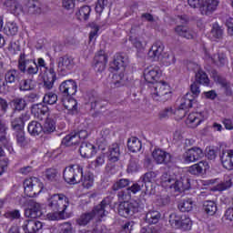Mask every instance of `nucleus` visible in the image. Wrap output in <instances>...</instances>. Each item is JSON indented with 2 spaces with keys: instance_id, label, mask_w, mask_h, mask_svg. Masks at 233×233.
<instances>
[{
  "instance_id": "ddd939ff",
  "label": "nucleus",
  "mask_w": 233,
  "mask_h": 233,
  "mask_svg": "<svg viewBox=\"0 0 233 233\" xmlns=\"http://www.w3.org/2000/svg\"><path fill=\"white\" fill-rule=\"evenodd\" d=\"M74 66H75V63H74V58L72 56H65L57 59L58 72H63L64 74H66V72H69V70H72Z\"/></svg>"
},
{
  "instance_id": "a18cd8bd",
  "label": "nucleus",
  "mask_w": 233,
  "mask_h": 233,
  "mask_svg": "<svg viewBox=\"0 0 233 233\" xmlns=\"http://www.w3.org/2000/svg\"><path fill=\"white\" fill-rule=\"evenodd\" d=\"M14 112H23L26 108V100L23 97H15L12 100Z\"/></svg>"
},
{
  "instance_id": "a211bd4d",
  "label": "nucleus",
  "mask_w": 233,
  "mask_h": 233,
  "mask_svg": "<svg viewBox=\"0 0 233 233\" xmlns=\"http://www.w3.org/2000/svg\"><path fill=\"white\" fill-rule=\"evenodd\" d=\"M219 6L218 0H206L200 6V13L202 15H212Z\"/></svg>"
},
{
  "instance_id": "6e6552de",
  "label": "nucleus",
  "mask_w": 233,
  "mask_h": 233,
  "mask_svg": "<svg viewBox=\"0 0 233 233\" xmlns=\"http://www.w3.org/2000/svg\"><path fill=\"white\" fill-rule=\"evenodd\" d=\"M205 154L203 153V149L201 147H191L187 149L183 154V159L185 163H196V161H199L201 157H203Z\"/></svg>"
},
{
  "instance_id": "f704fd0d",
  "label": "nucleus",
  "mask_w": 233,
  "mask_h": 233,
  "mask_svg": "<svg viewBox=\"0 0 233 233\" xmlns=\"http://www.w3.org/2000/svg\"><path fill=\"white\" fill-rule=\"evenodd\" d=\"M163 50H165V46L163 45V42L157 41L151 46L148 52V56L150 57H159V56L163 54Z\"/></svg>"
},
{
  "instance_id": "69168bd1",
  "label": "nucleus",
  "mask_w": 233,
  "mask_h": 233,
  "mask_svg": "<svg viewBox=\"0 0 233 233\" xmlns=\"http://www.w3.org/2000/svg\"><path fill=\"white\" fill-rule=\"evenodd\" d=\"M92 167L95 168H99L105 165V154H101L91 162Z\"/></svg>"
},
{
  "instance_id": "b1692460",
  "label": "nucleus",
  "mask_w": 233,
  "mask_h": 233,
  "mask_svg": "<svg viewBox=\"0 0 233 233\" xmlns=\"http://www.w3.org/2000/svg\"><path fill=\"white\" fill-rule=\"evenodd\" d=\"M21 79V70L9 69L5 74V80L7 85H15Z\"/></svg>"
},
{
  "instance_id": "37998d69",
  "label": "nucleus",
  "mask_w": 233,
  "mask_h": 233,
  "mask_svg": "<svg viewBox=\"0 0 233 233\" xmlns=\"http://www.w3.org/2000/svg\"><path fill=\"white\" fill-rule=\"evenodd\" d=\"M176 176L175 174L171 175L168 172H164L160 177L161 186L164 187V188L168 187L170 188V186L174 183V179H176Z\"/></svg>"
},
{
  "instance_id": "de8ad7c7",
  "label": "nucleus",
  "mask_w": 233,
  "mask_h": 233,
  "mask_svg": "<svg viewBox=\"0 0 233 233\" xmlns=\"http://www.w3.org/2000/svg\"><path fill=\"white\" fill-rule=\"evenodd\" d=\"M15 137L16 139V145H18V147H21V148H25V147L28 145V140L26 139V136L25 135V130L15 131Z\"/></svg>"
},
{
  "instance_id": "0e129e2a",
  "label": "nucleus",
  "mask_w": 233,
  "mask_h": 233,
  "mask_svg": "<svg viewBox=\"0 0 233 233\" xmlns=\"http://www.w3.org/2000/svg\"><path fill=\"white\" fill-rule=\"evenodd\" d=\"M5 5L6 6H10L11 8H13V10H15V14H21L23 12V6H21V5L17 4V2H15V0H6L5 1Z\"/></svg>"
},
{
  "instance_id": "79ce46f5",
  "label": "nucleus",
  "mask_w": 233,
  "mask_h": 233,
  "mask_svg": "<svg viewBox=\"0 0 233 233\" xmlns=\"http://www.w3.org/2000/svg\"><path fill=\"white\" fill-rule=\"evenodd\" d=\"M64 106L67 109V114L74 116L77 114V100L75 98H69L64 102Z\"/></svg>"
},
{
  "instance_id": "5fc2aeb1",
  "label": "nucleus",
  "mask_w": 233,
  "mask_h": 233,
  "mask_svg": "<svg viewBox=\"0 0 233 233\" xmlns=\"http://www.w3.org/2000/svg\"><path fill=\"white\" fill-rule=\"evenodd\" d=\"M212 62L218 66H225L227 64V56L224 54L213 55Z\"/></svg>"
},
{
  "instance_id": "393cba45",
  "label": "nucleus",
  "mask_w": 233,
  "mask_h": 233,
  "mask_svg": "<svg viewBox=\"0 0 233 233\" xmlns=\"http://www.w3.org/2000/svg\"><path fill=\"white\" fill-rule=\"evenodd\" d=\"M45 214L41 206L31 205L29 208H25V215L26 218H31V219H36V218H41Z\"/></svg>"
},
{
  "instance_id": "9b49d317",
  "label": "nucleus",
  "mask_w": 233,
  "mask_h": 233,
  "mask_svg": "<svg viewBox=\"0 0 233 233\" xmlns=\"http://www.w3.org/2000/svg\"><path fill=\"white\" fill-rule=\"evenodd\" d=\"M108 63V56L104 50L98 51L94 58V68L96 72H103Z\"/></svg>"
},
{
  "instance_id": "aec40b11",
  "label": "nucleus",
  "mask_w": 233,
  "mask_h": 233,
  "mask_svg": "<svg viewBox=\"0 0 233 233\" xmlns=\"http://www.w3.org/2000/svg\"><path fill=\"white\" fill-rule=\"evenodd\" d=\"M30 119L28 113H22L19 117L12 120L11 127L15 132H21L25 130V123Z\"/></svg>"
},
{
  "instance_id": "dca6fc26",
  "label": "nucleus",
  "mask_w": 233,
  "mask_h": 233,
  "mask_svg": "<svg viewBox=\"0 0 233 233\" xmlns=\"http://www.w3.org/2000/svg\"><path fill=\"white\" fill-rule=\"evenodd\" d=\"M7 130L8 126L6 125V122H5L3 119H0V143H2L9 152H12L14 148L12 147V142H10V138L6 137Z\"/></svg>"
},
{
  "instance_id": "bb28decb",
  "label": "nucleus",
  "mask_w": 233,
  "mask_h": 233,
  "mask_svg": "<svg viewBox=\"0 0 233 233\" xmlns=\"http://www.w3.org/2000/svg\"><path fill=\"white\" fill-rule=\"evenodd\" d=\"M207 168H208V163H207V161H200L189 167L188 172L193 176H199L203 174V170H207Z\"/></svg>"
},
{
  "instance_id": "9d476101",
  "label": "nucleus",
  "mask_w": 233,
  "mask_h": 233,
  "mask_svg": "<svg viewBox=\"0 0 233 233\" xmlns=\"http://www.w3.org/2000/svg\"><path fill=\"white\" fill-rule=\"evenodd\" d=\"M76 92L77 83L73 79L66 80L59 86V93L65 97H68V96H76Z\"/></svg>"
},
{
  "instance_id": "864d4df0",
  "label": "nucleus",
  "mask_w": 233,
  "mask_h": 233,
  "mask_svg": "<svg viewBox=\"0 0 233 233\" xmlns=\"http://www.w3.org/2000/svg\"><path fill=\"white\" fill-rule=\"evenodd\" d=\"M43 103L44 105H56V103H57V95L53 92L46 94L43 98Z\"/></svg>"
},
{
  "instance_id": "c9c22d12",
  "label": "nucleus",
  "mask_w": 233,
  "mask_h": 233,
  "mask_svg": "<svg viewBox=\"0 0 233 233\" xmlns=\"http://www.w3.org/2000/svg\"><path fill=\"white\" fill-rule=\"evenodd\" d=\"M91 12L92 8L90 6L84 5L76 12V19L79 21H88Z\"/></svg>"
},
{
  "instance_id": "c756f323",
  "label": "nucleus",
  "mask_w": 233,
  "mask_h": 233,
  "mask_svg": "<svg viewBox=\"0 0 233 233\" xmlns=\"http://www.w3.org/2000/svg\"><path fill=\"white\" fill-rule=\"evenodd\" d=\"M108 157L109 161H112V163H116L119 161V157L121 156V149L119 148V144L115 143L108 148Z\"/></svg>"
},
{
  "instance_id": "6ab92c4d",
  "label": "nucleus",
  "mask_w": 233,
  "mask_h": 233,
  "mask_svg": "<svg viewBox=\"0 0 233 233\" xmlns=\"http://www.w3.org/2000/svg\"><path fill=\"white\" fill-rule=\"evenodd\" d=\"M31 114L35 119L43 121V117L48 114V106L44 103L35 104L31 106Z\"/></svg>"
},
{
  "instance_id": "6e6d98bb",
  "label": "nucleus",
  "mask_w": 233,
  "mask_h": 233,
  "mask_svg": "<svg viewBox=\"0 0 233 233\" xmlns=\"http://www.w3.org/2000/svg\"><path fill=\"white\" fill-rule=\"evenodd\" d=\"M128 185H130V180L128 178H121L112 186V190L116 192V190H120V188H125L128 187Z\"/></svg>"
},
{
  "instance_id": "4d7b16f0",
  "label": "nucleus",
  "mask_w": 233,
  "mask_h": 233,
  "mask_svg": "<svg viewBox=\"0 0 233 233\" xmlns=\"http://www.w3.org/2000/svg\"><path fill=\"white\" fill-rule=\"evenodd\" d=\"M4 30H5L8 35H16L17 32H19V27L17 26V24L9 22Z\"/></svg>"
},
{
  "instance_id": "7c9ffc66",
  "label": "nucleus",
  "mask_w": 233,
  "mask_h": 233,
  "mask_svg": "<svg viewBox=\"0 0 233 233\" xmlns=\"http://www.w3.org/2000/svg\"><path fill=\"white\" fill-rule=\"evenodd\" d=\"M25 11L30 15H35L37 14H41L42 12L41 4H39V2L37 1L30 0L27 2L25 5Z\"/></svg>"
},
{
  "instance_id": "ea45409f",
  "label": "nucleus",
  "mask_w": 233,
  "mask_h": 233,
  "mask_svg": "<svg viewBox=\"0 0 233 233\" xmlns=\"http://www.w3.org/2000/svg\"><path fill=\"white\" fill-rule=\"evenodd\" d=\"M143 145L141 144V140L137 137H131L127 140V148L129 152H140Z\"/></svg>"
},
{
  "instance_id": "bf43d9fd",
  "label": "nucleus",
  "mask_w": 233,
  "mask_h": 233,
  "mask_svg": "<svg viewBox=\"0 0 233 233\" xmlns=\"http://www.w3.org/2000/svg\"><path fill=\"white\" fill-rule=\"evenodd\" d=\"M161 232V227L157 225L145 226L140 229V233H159Z\"/></svg>"
},
{
  "instance_id": "774afa93",
  "label": "nucleus",
  "mask_w": 233,
  "mask_h": 233,
  "mask_svg": "<svg viewBox=\"0 0 233 233\" xmlns=\"http://www.w3.org/2000/svg\"><path fill=\"white\" fill-rule=\"evenodd\" d=\"M223 223H227V221H233V208H229L227 209L225 216L222 218Z\"/></svg>"
},
{
  "instance_id": "052dcab7",
  "label": "nucleus",
  "mask_w": 233,
  "mask_h": 233,
  "mask_svg": "<svg viewBox=\"0 0 233 233\" xmlns=\"http://www.w3.org/2000/svg\"><path fill=\"white\" fill-rule=\"evenodd\" d=\"M57 169L56 168H48L45 172V177L47 181H56L57 179Z\"/></svg>"
},
{
  "instance_id": "cd10ccee",
  "label": "nucleus",
  "mask_w": 233,
  "mask_h": 233,
  "mask_svg": "<svg viewBox=\"0 0 233 233\" xmlns=\"http://www.w3.org/2000/svg\"><path fill=\"white\" fill-rule=\"evenodd\" d=\"M157 177V174L154 171H150L146 173L143 177H140V180L144 184L145 191L148 192L150 190V187H152V180Z\"/></svg>"
},
{
  "instance_id": "f257e3e1",
  "label": "nucleus",
  "mask_w": 233,
  "mask_h": 233,
  "mask_svg": "<svg viewBox=\"0 0 233 233\" xmlns=\"http://www.w3.org/2000/svg\"><path fill=\"white\" fill-rule=\"evenodd\" d=\"M37 63L35 62V59L30 57V55L23 50L18 57L17 68L20 70L21 74H25L26 76L34 77V76H37L39 66L44 68L46 66L45 59L43 58H38Z\"/></svg>"
},
{
  "instance_id": "680f3d73",
  "label": "nucleus",
  "mask_w": 233,
  "mask_h": 233,
  "mask_svg": "<svg viewBox=\"0 0 233 233\" xmlns=\"http://www.w3.org/2000/svg\"><path fill=\"white\" fill-rule=\"evenodd\" d=\"M127 190H130V192H132L133 194H137V192L141 190L147 192L145 190V185L143 184V181H141L140 179L138 180L137 183H135L131 187H129Z\"/></svg>"
},
{
  "instance_id": "c85d7f7f",
  "label": "nucleus",
  "mask_w": 233,
  "mask_h": 233,
  "mask_svg": "<svg viewBox=\"0 0 233 233\" xmlns=\"http://www.w3.org/2000/svg\"><path fill=\"white\" fill-rule=\"evenodd\" d=\"M176 34L184 39H194V31L185 25H177L175 28Z\"/></svg>"
},
{
  "instance_id": "49530a36",
  "label": "nucleus",
  "mask_w": 233,
  "mask_h": 233,
  "mask_svg": "<svg viewBox=\"0 0 233 233\" xmlns=\"http://www.w3.org/2000/svg\"><path fill=\"white\" fill-rule=\"evenodd\" d=\"M80 183H82L84 188H90L94 185V174L87 172L85 175H83L82 167V179Z\"/></svg>"
},
{
  "instance_id": "5701e85b",
  "label": "nucleus",
  "mask_w": 233,
  "mask_h": 233,
  "mask_svg": "<svg viewBox=\"0 0 233 233\" xmlns=\"http://www.w3.org/2000/svg\"><path fill=\"white\" fill-rule=\"evenodd\" d=\"M221 163L227 170H233V150H225L220 154Z\"/></svg>"
},
{
  "instance_id": "a878e982",
  "label": "nucleus",
  "mask_w": 233,
  "mask_h": 233,
  "mask_svg": "<svg viewBox=\"0 0 233 233\" xmlns=\"http://www.w3.org/2000/svg\"><path fill=\"white\" fill-rule=\"evenodd\" d=\"M233 185V175H227L225 177V181L218 184L217 186L213 187L211 190L213 192H223V190H227L230 188Z\"/></svg>"
},
{
  "instance_id": "f8f14e48",
  "label": "nucleus",
  "mask_w": 233,
  "mask_h": 233,
  "mask_svg": "<svg viewBox=\"0 0 233 233\" xmlns=\"http://www.w3.org/2000/svg\"><path fill=\"white\" fill-rule=\"evenodd\" d=\"M80 156L85 159H90L97 154V147L89 142H82L79 147Z\"/></svg>"
},
{
  "instance_id": "7ed1b4c3",
  "label": "nucleus",
  "mask_w": 233,
  "mask_h": 233,
  "mask_svg": "<svg viewBox=\"0 0 233 233\" xmlns=\"http://www.w3.org/2000/svg\"><path fill=\"white\" fill-rule=\"evenodd\" d=\"M63 177L68 185H77L83 179V167L79 165H71L64 169Z\"/></svg>"
},
{
  "instance_id": "58836bf2",
  "label": "nucleus",
  "mask_w": 233,
  "mask_h": 233,
  "mask_svg": "<svg viewBox=\"0 0 233 233\" xmlns=\"http://www.w3.org/2000/svg\"><path fill=\"white\" fill-rule=\"evenodd\" d=\"M27 132L30 136H39L43 132V125L38 121H31L27 127Z\"/></svg>"
},
{
  "instance_id": "39448f33",
  "label": "nucleus",
  "mask_w": 233,
  "mask_h": 233,
  "mask_svg": "<svg viewBox=\"0 0 233 233\" xmlns=\"http://www.w3.org/2000/svg\"><path fill=\"white\" fill-rule=\"evenodd\" d=\"M169 225L172 228H180L181 230H190L192 228V220L187 216L179 217L176 213L169 215Z\"/></svg>"
},
{
  "instance_id": "f3484780",
  "label": "nucleus",
  "mask_w": 233,
  "mask_h": 233,
  "mask_svg": "<svg viewBox=\"0 0 233 233\" xmlns=\"http://www.w3.org/2000/svg\"><path fill=\"white\" fill-rule=\"evenodd\" d=\"M144 77L147 83L153 86L157 83V79L161 77V69L157 66H155L154 68H147L144 70Z\"/></svg>"
},
{
  "instance_id": "4be33fe9",
  "label": "nucleus",
  "mask_w": 233,
  "mask_h": 233,
  "mask_svg": "<svg viewBox=\"0 0 233 233\" xmlns=\"http://www.w3.org/2000/svg\"><path fill=\"white\" fill-rule=\"evenodd\" d=\"M203 121H205L203 113H191L187 116L186 124L189 128H196V127H199Z\"/></svg>"
},
{
  "instance_id": "c03bdc74",
  "label": "nucleus",
  "mask_w": 233,
  "mask_h": 233,
  "mask_svg": "<svg viewBox=\"0 0 233 233\" xmlns=\"http://www.w3.org/2000/svg\"><path fill=\"white\" fill-rule=\"evenodd\" d=\"M159 219H161V213L159 211L151 210L146 215V221L149 225H156L159 222Z\"/></svg>"
},
{
  "instance_id": "412c9836",
  "label": "nucleus",
  "mask_w": 233,
  "mask_h": 233,
  "mask_svg": "<svg viewBox=\"0 0 233 233\" xmlns=\"http://www.w3.org/2000/svg\"><path fill=\"white\" fill-rule=\"evenodd\" d=\"M128 63V58L125 56L123 54H116L114 56L113 63L111 64V68L113 70H116V72L118 70H125V67L127 66V64Z\"/></svg>"
},
{
  "instance_id": "09e8293b",
  "label": "nucleus",
  "mask_w": 233,
  "mask_h": 233,
  "mask_svg": "<svg viewBox=\"0 0 233 233\" xmlns=\"http://www.w3.org/2000/svg\"><path fill=\"white\" fill-rule=\"evenodd\" d=\"M125 85V78L123 74H115L111 80V88H119Z\"/></svg>"
},
{
  "instance_id": "4468645a",
  "label": "nucleus",
  "mask_w": 233,
  "mask_h": 233,
  "mask_svg": "<svg viewBox=\"0 0 233 233\" xmlns=\"http://www.w3.org/2000/svg\"><path fill=\"white\" fill-rule=\"evenodd\" d=\"M152 156L157 165H168L172 161V155L162 149H155Z\"/></svg>"
},
{
  "instance_id": "603ef678",
  "label": "nucleus",
  "mask_w": 233,
  "mask_h": 233,
  "mask_svg": "<svg viewBox=\"0 0 233 233\" xmlns=\"http://www.w3.org/2000/svg\"><path fill=\"white\" fill-rule=\"evenodd\" d=\"M118 214L122 218H130L134 211L132 210V206L129 205H119L118 206Z\"/></svg>"
},
{
  "instance_id": "8fccbe9b",
  "label": "nucleus",
  "mask_w": 233,
  "mask_h": 233,
  "mask_svg": "<svg viewBox=\"0 0 233 233\" xmlns=\"http://www.w3.org/2000/svg\"><path fill=\"white\" fill-rule=\"evenodd\" d=\"M55 131H56V122L52 118L47 117L43 126L44 134H52V132H55Z\"/></svg>"
},
{
  "instance_id": "423d86ee",
  "label": "nucleus",
  "mask_w": 233,
  "mask_h": 233,
  "mask_svg": "<svg viewBox=\"0 0 233 233\" xmlns=\"http://www.w3.org/2000/svg\"><path fill=\"white\" fill-rule=\"evenodd\" d=\"M88 137V132L86 130H80L78 132H73L66 136L62 139V145L65 147H72L79 144V139H86Z\"/></svg>"
},
{
  "instance_id": "473e14b6",
  "label": "nucleus",
  "mask_w": 233,
  "mask_h": 233,
  "mask_svg": "<svg viewBox=\"0 0 233 233\" xmlns=\"http://www.w3.org/2000/svg\"><path fill=\"white\" fill-rule=\"evenodd\" d=\"M96 217V211L83 213L79 218L76 219L77 225L80 227H86Z\"/></svg>"
},
{
  "instance_id": "0eeeda50",
  "label": "nucleus",
  "mask_w": 233,
  "mask_h": 233,
  "mask_svg": "<svg viewBox=\"0 0 233 233\" xmlns=\"http://www.w3.org/2000/svg\"><path fill=\"white\" fill-rule=\"evenodd\" d=\"M170 188H174L175 192H185V190H190V178L186 176L181 177L180 175H176Z\"/></svg>"
},
{
  "instance_id": "4c0bfd02",
  "label": "nucleus",
  "mask_w": 233,
  "mask_h": 233,
  "mask_svg": "<svg viewBox=\"0 0 233 233\" xmlns=\"http://www.w3.org/2000/svg\"><path fill=\"white\" fill-rule=\"evenodd\" d=\"M34 88H35V82L33 77L23 79L19 84L20 92H30V90H34Z\"/></svg>"
},
{
  "instance_id": "a19ab883",
  "label": "nucleus",
  "mask_w": 233,
  "mask_h": 233,
  "mask_svg": "<svg viewBox=\"0 0 233 233\" xmlns=\"http://www.w3.org/2000/svg\"><path fill=\"white\" fill-rule=\"evenodd\" d=\"M196 83L198 85H203L204 86H208L210 85V79L205 71L199 69L195 76Z\"/></svg>"
},
{
  "instance_id": "338daca9",
  "label": "nucleus",
  "mask_w": 233,
  "mask_h": 233,
  "mask_svg": "<svg viewBox=\"0 0 233 233\" xmlns=\"http://www.w3.org/2000/svg\"><path fill=\"white\" fill-rule=\"evenodd\" d=\"M108 5V0H98L95 10L96 14H103V10H105V6Z\"/></svg>"
},
{
  "instance_id": "13d9d810",
  "label": "nucleus",
  "mask_w": 233,
  "mask_h": 233,
  "mask_svg": "<svg viewBox=\"0 0 233 233\" xmlns=\"http://www.w3.org/2000/svg\"><path fill=\"white\" fill-rule=\"evenodd\" d=\"M127 173L134 174V172H137L139 170V160L137 158H131L127 165Z\"/></svg>"
},
{
  "instance_id": "20e7f679",
  "label": "nucleus",
  "mask_w": 233,
  "mask_h": 233,
  "mask_svg": "<svg viewBox=\"0 0 233 233\" xmlns=\"http://www.w3.org/2000/svg\"><path fill=\"white\" fill-rule=\"evenodd\" d=\"M43 182L35 177L26 178L24 181V192L27 198H35L43 191Z\"/></svg>"
},
{
  "instance_id": "1a4fd4ad",
  "label": "nucleus",
  "mask_w": 233,
  "mask_h": 233,
  "mask_svg": "<svg viewBox=\"0 0 233 233\" xmlns=\"http://www.w3.org/2000/svg\"><path fill=\"white\" fill-rule=\"evenodd\" d=\"M194 103H196V96L192 93H187L182 97L180 106L177 111L178 114H181L180 117L187 116V108H192Z\"/></svg>"
},
{
  "instance_id": "f03ea898",
  "label": "nucleus",
  "mask_w": 233,
  "mask_h": 233,
  "mask_svg": "<svg viewBox=\"0 0 233 233\" xmlns=\"http://www.w3.org/2000/svg\"><path fill=\"white\" fill-rule=\"evenodd\" d=\"M150 89L154 101H157L158 103H165V101H168L172 97L170 86L165 81L156 82L150 86Z\"/></svg>"
},
{
  "instance_id": "e2e57ef3",
  "label": "nucleus",
  "mask_w": 233,
  "mask_h": 233,
  "mask_svg": "<svg viewBox=\"0 0 233 233\" xmlns=\"http://www.w3.org/2000/svg\"><path fill=\"white\" fill-rule=\"evenodd\" d=\"M57 78H54L52 76H45L44 77V88L46 90H52L54 88V84L56 83Z\"/></svg>"
},
{
  "instance_id": "72a5a7b5",
  "label": "nucleus",
  "mask_w": 233,
  "mask_h": 233,
  "mask_svg": "<svg viewBox=\"0 0 233 233\" xmlns=\"http://www.w3.org/2000/svg\"><path fill=\"white\" fill-rule=\"evenodd\" d=\"M43 228V222L37 220H28L25 224L24 230L28 233H36Z\"/></svg>"
},
{
  "instance_id": "2f4dec72",
  "label": "nucleus",
  "mask_w": 233,
  "mask_h": 233,
  "mask_svg": "<svg viewBox=\"0 0 233 233\" xmlns=\"http://www.w3.org/2000/svg\"><path fill=\"white\" fill-rule=\"evenodd\" d=\"M49 205H70V198L64 194H54L51 196Z\"/></svg>"
},
{
  "instance_id": "2eb2a0df",
  "label": "nucleus",
  "mask_w": 233,
  "mask_h": 233,
  "mask_svg": "<svg viewBox=\"0 0 233 233\" xmlns=\"http://www.w3.org/2000/svg\"><path fill=\"white\" fill-rule=\"evenodd\" d=\"M69 206H63L62 210L56 211L54 213H49L47 215L48 219L51 221H59V219H66L70 218L73 214L72 209L68 208Z\"/></svg>"
},
{
  "instance_id": "3c124183",
  "label": "nucleus",
  "mask_w": 233,
  "mask_h": 233,
  "mask_svg": "<svg viewBox=\"0 0 233 233\" xmlns=\"http://www.w3.org/2000/svg\"><path fill=\"white\" fill-rule=\"evenodd\" d=\"M218 83L220 84L222 88H224L226 96H233L232 87L230 86V82L227 81V79L221 76H218Z\"/></svg>"
},
{
  "instance_id": "e433bc0d",
  "label": "nucleus",
  "mask_w": 233,
  "mask_h": 233,
  "mask_svg": "<svg viewBox=\"0 0 233 233\" xmlns=\"http://www.w3.org/2000/svg\"><path fill=\"white\" fill-rule=\"evenodd\" d=\"M209 37L212 41H216V39H223V27L217 22L212 25Z\"/></svg>"
}]
</instances>
